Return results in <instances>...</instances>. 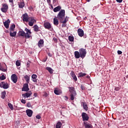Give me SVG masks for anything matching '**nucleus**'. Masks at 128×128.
I'll use <instances>...</instances> for the list:
<instances>
[{"mask_svg":"<svg viewBox=\"0 0 128 128\" xmlns=\"http://www.w3.org/2000/svg\"><path fill=\"white\" fill-rule=\"evenodd\" d=\"M54 26H58V20L56 18H54Z\"/></svg>","mask_w":128,"mask_h":128,"instance_id":"nucleus-29","label":"nucleus"},{"mask_svg":"<svg viewBox=\"0 0 128 128\" xmlns=\"http://www.w3.org/2000/svg\"><path fill=\"white\" fill-rule=\"evenodd\" d=\"M49 6H50L52 8H54V6H52V4H50Z\"/></svg>","mask_w":128,"mask_h":128,"instance_id":"nucleus-58","label":"nucleus"},{"mask_svg":"<svg viewBox=\"0 0 128 128\" xmlns=\"http://www.w3.org/2000/svg\"><path fill=\"white\" fill-rule=\"evenodd\" d=\"M86 78H90V76L88 75V76H86Z\"/></svg>","mask_w":128,"mask_h":128,"instance_id":"nucleus-59","label":"nucleus"},{"mask_svg":"<svg viewBox=\"0 0 128 128\" xmlns=\"http://www.w3.org/2000/svg\"><path fill=\"white\" fill-rule=\"evenodd\" d=\"M22 16L23 22H28V20L30 18V17H28V15L26 13L23 14Z\"/></svg>","mask_w":128,"mask_h":128,"instance_id":"nucleus-7","label":"nucleus"},{"mask_svg":"<svg viewBox=\"0 0 128 128\" xmlns=\"http://www.w3.org/2000/svg\"><path fill=\"white\" fill-rule=\"evenodd\" d=\"M24 30L26 32V33H25V38H32V35H30L32 34V32H30V30L28 28H26Z\"/></svg>","mask_w":128,"mask_h":128,"instance_id":"nucleus-4","label":"nucleus"},{"mask_svg":"<svg viewBox=\"0 0 128 128\" xmlns=\"http://www.w3.org/2000/svg\"><path fill=\"white\" fill-rule=\"evenodd\" d=\"M14 28H16V24H13L10 26V32H14Z\"/></svg>","mask_w":128,"mask_h":128,"instance_id":"nucleus-25","label":"nucleus"},{"mask_svg":"<svg viewBox=\"0 0 128 128\" xmlns=\"http://www.w3.org/2000/svg\"><path fill=\"white\" fill-rule=\"evenodd\" d=\"M44 28H46V30H51L52 28V25L50 24L48 22H44Z\"/></svg>","mask_w":128,"mask_h":128,"instance_id":"nucleus-9","label":"nucleus"},{"mask_svg":"<svg viewBox=\"0 0 128 128\" xmlns=\"http://www.w3.org/2000/svg\"><path fill=\"white\" fill-rule=\"evenodd\" d=\"M18 36H25L26 37V32L22 30L18 32Z\"/></svg>","mask_w":128,"mask_h":128,"instance_id":"nucleus-19","label":"nucleus"},{"mask_svg":"<svg viewBox=\"0 0 128 128\" xmlns=\"http://www.w3.org/2000/svg\"><path fill=\"white\" fill-rule=\"evenodd\" d=\"M32 82H38V80H36V79H33L32 80Z\"/></svg>","mask_w":128,"mask_h":128,"instance_id":"nucleus-53","label":"nucleus"},{"mask_svg":"<svg viewBox=\"0 0 128 128\" xmlns=\"http://www.w3.org/2000/svg\"><path fill=\"white\" fill-rule=\"evenodd\" d=\"M68 20L66 19V18H65L64 20H60V24H62V22H64V24H66V22H68Z\"/></svg>","mask_w":128,"mask_h":128,"instance_id":"nucleus-40","label":"nucleus"},{"mask_svg":"<svg viewBox=\"0 0 128 128\" xmlns=\"http://www.w3.org/2000/svg\"><path fill=\"white\" fill-rule=\"evenodd\" d=\"M48 56H52V54H50V52H48Z\"/></svg>","mask_w":128,"mask_h":128,"instance_id":"nucleus-55","label":"nucleus"},{"mask_svg":"<svg viewBox=\"0 0 128 128\" xmlns=\"http://www.w3.org/2000/svg\"><path fill=\"white\" fill-rule=\"evenodd\" d=\"M46 70H48L50 74H54V70H52L50 67H46Z\"/></svg>","mask_w":128,"mask_h":128,"instance_id":"nucleus-24","label":"nucleus"},{"mask_svg":"<svg viewBox=\"0 0 128 128\" xmlns=\"http://www.w3.org/2000/svg\"><path fill=\"white\" fill-rule=\"evenodd\" d=\"M24 78H25L27 84L30 83V76H28L26 75L25 76H24Z\"/></svg>","mask_w":128,"mask_h":128,"instance_id":"nucleus-27","label":"nucleus"},{"mask_svg":"<svg viewBox=\"0 0 128 128\" xmlns=\"http://www.w3.org/2000/svg\"><path fill=\"white\" fill-rule=\"evenodd\" d=\"M70 76L72 78V80H75V82H76L78 80V78H76V74H74V72L71 71Z\"/></svg>","mask_w":128,"mask_h":128,"instance_id":"nucleus-16","label":"nucleus"},{"mask_svg":"<svg viewBox=\"0 0 128 128\" xmlns=\"http://www.w3.org/2000/svg\"><path fill=\"white\" fill-rule=\"evenodd\" d=\"M2 8H3L5 10H8V6L6 4H4L2 5Z\"/></svg>","mask_w":128,"mask_h":128,"instance_id":"nucleus-34","label":"nucleus"},{"mask_svg":"<svg viewBox=\"0 0 128 128\" xmlns=\"http://www.w3.org/2000/svg\"><path fill=\"white\" fill-rule=\"evenodd\" d=\"M87 18H86V17H84V20H86Z\"/></svg>","mask_w":128,"mask_h":128,"instance_id":"nucleus-62","label":"nucleus"},{"mask_svg":"<svg viewBox=\"0 0 128 128\" xmlns=\"http://www.w3.org/2000/svg\"><path fill=\"white\" fill-rule=\"evenodd\" d=\"M62 10V6H58L54 9V12H60V10Z\"/></svg>","mask_w":128,"mask_h":128,"instance_id":"nucleus-23","label":"nucleus"},{"mask_svg":"<svg viewBox=\"0 0 128 128\" xmlns=\"http://www.w3.org/2000/svg\"><path fill=\"white\" fill-rule=\"evenodd\" d=\"M8 106L10 108V110H14V106H12V104L10 103L8 104Z\"/></svg>","mask_w":128,"mask_h":128,"instance_id":"nucleus-35","label":"nucleus"},{"mask_svg":"<svg viewBox=\"0 0 128 128\" xmlns=\"http://www.w3.org/2000/svg\"><path fill=\"white\" fill-rule=\"evenodd\" d=\"M47 2L49 5L52 4L50 3V0H47Z\"/></svg>","mask_w":128,"mask_h":128,"instance_id":"nucleus-54","label":"nucleus"},{"mask_svg":"<svg viewBox=\"0 0 128 128\" xmlns=\"http://www.w3.org/2000/svg\"><path fill=\"white\" fill-rule=\"evenodd\" d=\"M54 2H56V0H54Z\"/></svg>","mask_w":128,"mask_h":128,"instance_id":"nucleus-63","label":"nucleus"},{"mask_svg":"<svg viewBox=\"0 0 128 128\" xmlns=\"http://www.w3.org/2000/svg\"><path fill=\"white\" fill-rule=\"evenodd\" d=\"M83 126H84L85 128H92V125L87 122H84Z\"/></svg>","mask_w":128,"mask_h":128,"instance_id":"nucleus-11","label":"nucleus"},{"mask_svg":"<svg viewBox=\"0 0 128 128\" xmlns=\"http://www.w3.org/2000/svg\"><path fill=\"white\" fill-rule=\"evenodd\" d=\"M0 80H6V76L2 74V76H0Z\"/></svg>","mask_w":128,"mask_h":128,"instance_id":"nucleus-39","label":"nucleus"},{"mask_svg":"<svg viewBox=\"0 0 128 128\" xmlns=\"http://www.w3.org/2000/svg\"><path fill=\"white\" fill-rule=\"evenodd\" d=\"M26 106H28V108H30V106H32V104H30V102H28L26 104Z\"/></svg>","mask_w":128,"mask_h":128,"instance_id":"nucleus-45","label":"nucleus"},{"mask_svg":"<svg viewBox=\"0 0 128 128\" xmlns=\"http://www.w3.org/2000/svg\"><path fill=\"white\" fill-rule=\"evenodd\" d=\"M22 96L24 98H30L32 96V92L30 91L28 92L22 94Z\"/></svg>","mask_w":128,"mask_h":128,"instance_id":"nucleus-20","label":"nucleus"},{"mask_svg":"<svg viewBox=\"0 0 128 128\" xmlns=\"http://www.w3.org/2000/svg\"><path fill=\"white\" fill-rule=\"evenodd\" d=\"M27 116L30 118L32 116V110H26Z\"/></svg>","mask_w":128,"mask_h":128,"instance_id":"nucleus-21","label":"nucleus"},{"mask_svg":"<svg viewBox=\"0 0 128 128\" xmlns=\"http://www.w3.org/2000/svg\"><path fill=\"white\" fill-rule=\"evenodd\" d=\"M1 10L2 12H8V10L6 9H4V8H1Z\"/></svg>","mask_w":128,"mask_h":128,"instance_id":"nucleus-42","label":"nucleus"},{"mask_svg":"<svg viewBox=\"0 0 128 128\" xmlns=\"http://www.w3.org/2000/svg\"><path fill=\"white\" fill-rule=\"evenodd\" d=\"M33 28H34V30L36 32H38V30H38V25H34Z\"/></svg>","mask_w":128,"mask_h":128,"instance_id":"nucleus-31","label":"nucleus"},{"mask_svg":"<svg viewBox=\"0 0 128 128\" xmlns=\"http://www.w3.org/2000/svg\"><path fill=\"white\" fill-rule=\"evenodd\" d=\"M64 98H66V100H68V96H65Z\"/></svg>","mask_w":128,"mask_h":128,"instance_id":"nucleus-60","label":"nucleus"},{"mask_svg":"<svg viewBox=\"0 0 128 128\" xmlns=\"http://www.w3.org/2000/svg\"><path fill=\"white\" fill-rule=\"evenodd\" d=\"M117 2H119V4H120V2H122V0H116Z\"/></svg>","mask_w":128,"mask_h":128,"instance_id":"nucleus-51","label":"nucleus"},{"mask_svg":"<svg viewBox=\"0 0 128 128\" xmlns=\"http://www.w3.org/2000/svg\"><path fill=\"white\" fill-rule=\"evenodd\" d=\"M21 102H22V104H26V100L24 99L22 100Z\"/></svg>","mask_w":128,"mask_h":128,"instance_id":"nucleus-50","label":"nucleus"},{"mask_svg":"<svg viewBox=\"0 0 128 128\" xmlns=\"http://www.w3.org/2000/svg\"><path fill=\"white\" fill-rule=\"evenodd\" d=\"M78 33L79 36H80L81 38H82V36H84V30H82V28H78Z\"/></svg>","mask_w":128,"mask_h":128,"instance_id":"nucleus-14","label":"nucleus"},{"mask_svg":"<svg viewBox=\"0 0 128 128\" xmlns=\"http://www.w3.org/2000/svg\"><path fill=\"white\" fill-rule=\"evenodd\" d=\"M62 28H66V23H64V22H62Z\"/></svg>","mask_w":128,"mask_h":128,"instance_id":"nucleus-43","label":"nucleus"},{"mask_svg":"<svg viewBox=\"0 0 128 128\" xmlns=\"http://www.w3.org/2000/svg\"><path fill=\"white\" fill-rule=\"evenodd\" d=\"M79 52L81 56V58H84L86 56V50L84 48H81L79 50Z\"/></svg>","mask_w":128,"mask_h":128,"instance_id":"nucleus-3","label":"nucleus"},{"mask_svg":"<svg viewBox=\"0 0 128 128\" xmlns=\"http://www.w3.org/2000/svg\"><path fill=\"white\" fill-rule=\"evenodd\" d=\"M16 64L17 66H20V62L18 60H16Z\"/></svg>","mask_w":128,"mask_h":128,"instance_id":"nucleus-37","label":"nucleus"},{"mask_svg":"<svg viewBox=\"0 0 128 128\" xmlns=\"http://www.w3.org/2000/svg\"><path fill=\"white\" fill-rule=\"evenodd\" d=\"M118 54H122V52L120 50H118Z\"/></svg>","mask_w":128,"mask_h":128,"instance_id":"nucleus-48","label":"nucleus"},{"mask_svg":"<svg viewBox=\"0 0 128 128\" xmlns=\"http://www.w3.org/2000/svg\"><path fill=\"white\" fill-rule=\"evenodd\" d=\"M10 36L14 37L16 36V32H10Z\"/></svg>","mask_w":128,"mask_h":128,"instance_id":"nucleus-30","label":"nucleus"},{"mask_svg":"<svg viewBox=\"0 0 128 128\" xmlns=\"http://www.w3.org/2000/svg\"><path fill=\"white\" fill-rule=\"evenodd\" d=\"M38 76H36V74H33L32 76V80H36Z\"/></svg>","mask_w":128,"mask_h":128,"instance_id":"nucleus-38","label":"nucleus"},{"mask_svg":"<svg viewBox=\"0 0 128 128\" xmlns=\"http://www.w3.org/2000/svg\"><path fill=\"white\" fill-rule=\"evenodd\" d=\"M78 76L79 78H84V76H86V74L81 72L78 73Z\"/></svg>","mask_w":128,"mask_h":128,"instance_id":"nucleus-26","label":"nucleus"},{"mask_svg":"<svg viewBox=\"0 0 128 128\" xmlns=\"http://www.w3.org/2000/svg\"><path fill=\"white\" fill-rule=\"evenodd\" d=\"M6 91L2 92L1 98L3 100H4V98H6Z\"/></svg>","mask_w":128,"mask_h":128,"instance_id":"nucleus-32","label":"nucleus"},{"mask_svg":"<svg viewBox=\"0 0 128 128\" xmlns=\"http://www.w3.org/2000/svg\"><path fill=\"white\" fill-rule=\"evenodd\" d=\"M44 62H46V60H45Z\"/></svg>","mask_w":128,"mask_h":128,"instance_id":"nucleus-64","label":"nucleus"},{"mask_svg":"<svg viewBox=\"0 0 128 128\" xmlns=\"http://www.w3.org/2000/svg\"><path fill=\"white\" fill-rule=\"evenodd\" d=\"M83 108L85 110H88V104L86 102H83Z\"/></svg>","mask_w":128,"mask_h":128,"instance_id":"nucleus-28","label":"nucleus"},{"mask_svg":"<svg viewBox=\"0 0 128 128\" xmlns=\"http://www.w3.org/2000/svg\"><path fill=\"white\" fill-rule=\"evenodd\" d=\"M10 2H11V4H14V0H9Z\"/></svg>","mask_w":128,"mask_h":128,"instance_id":"nucleus-57","label":"nucleus"},{"mask_svg":"<svg viewBox=\"0 0 128 128\" xmlns=\"http://www.w3.org/2000/svg\"><path fill=\"white\" fill-rule=\"evenodd\" d=\"M68 40L70 42H74V38L72 36H69Z\"/></svg>","mask_w":128,"mask_h":128,"instance_id":"nucleus-36","label":"nucleus"},{"mask_svg":"<svg viewBox=\"0 0 128 128\" xmlns=\"http://www.w3.org/2000/svg\"><path fill=\"white\" fill-rule=\"evenodd\" d=\"M10 21L9 19L4 22V24L6 28H10Z\"/></svg>","mask_w":128,"mask_h":128,"instance_id":"nucleus-13","label":"nucleus"},{"mask_svg":"<svg viewBox=\"0 0 128 128\" xmlns=\"http://www.w3.org/2000/svg\"><path fill=\"white\" fill-rule=\"evenodd\" d=\"M86 2H90V0H86Z\"/></svg>","mask_w":128,"mask_h":128,"instance_id":"nucleus-61","label":"nucleus"},{"mask_svg":"<svg viewBox=\"0 0 128 128\" xmlns=\"http://www.w3.org/2000/svg\"><path fill=\"white\" fill-rule=\"evenodd\" d=\"M62 122H57L56 124V128H62Z\"/></svg>","mask_w":128,"mask_h":128,"instance_id":"nucleus-33","label":"nucleus"},{"mask_svg":"<svg viewBox=\"0 0 128 128\" xmlns=\"http://www.w3.org/2000/svg\"><path fill=\"white\" fill-rule=\"evenodd\" d=\"M120 88H121L120 86L115 87L114 90H116V92H118V90H120Z\"/></svg>","mask_w":128,"mask_h":128,"instance_id":"nucleus-41","label":"nucleus"},{"mask_svg":"<svg viewBox=\"0 0 128 128\" xmlns=\"http://www.w3.org/2000/svg\"><path fill=\"white\" fill-rule=\"evenodd\" d=\"M82 116L83 122L88 121L90 118L86 112H82Z\"/></svg>","mask_w":128,"mask_h":128,"instance_id":"nucleus-8","label":"nucleus"},{"mask_svg":"<svg viewBox=\"0 0 128 128\" xmlns=\"http://www.w3.org/2000/svg\"><path fill=\"white\" fill-rule=\"evenodd\" d=\"M29 20L30 21H29L28 24L30 26H34V24L36 22V20L34 19V17H30Z\"/></svg>","mask_w":128,"mask_h":128,"instance_id":"nucleus-6","label":"nucleus"},{"mask_svg":"<svg viewBox=\"0 0 128 128\" xmlns=\"http://www.w3.org/2000/svg\"><path fill=\"white\" fill-rule=\"evenodd\" d=\"M41 118H42V117L40 115H37L36 116V118H38V120H40Z\"/></svg>","mask_w":128,"mask_h":128,"instance_id":"nucleus-47","label":"nucleus"},{"mask_svg":"<svg viewBox=\"0 0 128 128\" xmlns=\"http://www.w3.org/2000/svg\"><path fill=\"white\" fill-rule=\"evenodd\" d=\"M54 93L55 94H56V96H58L62 94V90L58 88H55Z\"/></svg>","mask_w":128,"mask_h":128,"instance_id":"nucleus-17","label":"nucleus"},{"mask_svg":"<svg viewBox=\"0 0 128 128\" xmlns=\"http://www.w3.org/2000/svg\"><path fill=\"white\" fill-rule=\"evenodd\" d=\"M30 62H28L26 63V66H27V68H30Z\"/></svg>","mask_w":128,"mask_h":128,"instance_id":"nucleus-52","label":"nucleus"},{"mask_svg":"<svg viewBox=\"0 0 128 128\" xmlns=\"http://www.w3.org/2000/svg\"><path fill=\"white\" fill-rule=\"evenodd\" d=\"M11 80L14 84H16L18 82V76H16V74H12L11 76Z\"/></svg>","mask_w":128,"mask_h":128,"instance_id":"nucleus-10","label":"nucleus"},{"mask_svg":"<svg viewBox=\"0 0 128 128\" xmlns=\"http://www.w3.org/2000/svg\"><path fill=\"white\" fill-rule=\"evenodd\" d=\"M28 83L25 84L22 88V92H28L30 90V88H28Z\"/></svg>","mask_w":128,"mask_h":128,"instance_id":"nucleus-12","label":"nucleus"},{"mask_svg":"<svg viewBox=\"0 0 128 128\" xmlns=\"http://www.w3.org/2000/svg\"><path fill=\"white\" fill-rule=\"evenodd\" d=\"M6 66V68H4V67H2V66H1L0 69L1 70H6H6H8V68H6V65L5 64Z\"/></svg>","mask_w":128,"mask_h":128,"instance_id":"nucleus-44","label":"nucleus"},{"mask_svg":"<svg viewBox=\"0 0 128 128\" xmlns=\"http://www.w3.org/2000/svg\"><path fill=\"white\" fill-rule=\"evenodd\" d=\"M2 68V64L0 63V70L2 72H6V70H2L0 68Z\"/></svg>","mask_w":128,"mask_h":128,"instance_id":"nucleus-46","label":"nucleus"},{"mask_svg":"<svg viewBox=\"0 0 128 128\" xmlns=\"http://www.w3.org/2000/svg\"><path fill=\"white\" fill-rule=\"evenodd\" d=\"M34 96H35V98L38 96V93H34Z\"/></svg>","mask_w":128,"mask_h":128,"instance_id":"nucleus-56","label":"nucleus"},{"mask_svg":"<svg viewBox=\"0 0 128 128\" xmlns=\"http://www.w3.org/2000/svg\"><path fill=\"white\" fill-rule=\"evenodd\" d=\"M18 4L20 8H22L24 6V0H21Z\"/></svg>","mask_w":128,"mask_h":128,"instance_id":"nucleus-22","label":"nucleus"},{"mask_svg":"<svg viewBox=\"0 0 128 128\" xmlns=\"http://www.w3.org/2000/svg\"><path fill=\"white\" fill-rule=\"evenodd\" d=\"M44 40H40L38 42V48H42V46H44Z\"/></svg>","mask_w":128,"mask_h":128,"instance_id":"nucleus-18","label":"nucleus"},{"mask_svg":"<svg viewBox=\"0 0 128 128\" xmlns=\"http://www.w3.org/2000/svg\"><path fill=\"white\" fill-rule=\"evenodd\" d=\"M64 16H66V10H61L57 15V18L60 20H64Z\"/></svg>","mask_w":128,"mask_h":128,"instance_id":"nucleus-1","label":"nucleus"},{"mask_svg":"<svg viewBox=\"0 0 128 128\" xmlns=\"http://www.w3.org/2000/svg\"><path fill=\"white\" fill-rule=\"evenodd\" d=\"M69 88V92L70 94V100H74V96H76V92L74 90V87H68Z\"/></svg>","mask_w":128,"mask_h":128,"instance_id":"nucleus-2","label":"nucleus"},{"mask_svg":"<svg viewBox=\"0 0 128 128\" xmlns=\"http://www.w3.org/2000/svg\"><path fill=\"white\" fill-rule=\"evenodd\" d=\"M0 87L4 90L8 88L9 86L8 82H2L0 83Z\"/></svg>","mask_w":128,"mask_h":128,"instance_id":"nucleus-5","label":"nucleus"},{"mask_svg":"<svg viewBox=\"0 0 128 128\" xmlns=\"http://www.w3.org/2000/svg\"><path fill=\"white\" fill-rule=\"evenodd\" d=\"M74 56L75 58H82L80 51L79 52L75 51L74 52Z\"/></svg>","mask_w":128,"mask_h":128,"instance_id":"nucleus-15","label":"nucleus"},{"mask_svg":"<svg viewBox=\"0 0 128 128\" xmlns=\"http://www.w3.org/2000/svg\"><path fill=\"white\" fill-rule=\"evenodd\" d=\"M80 88L82 90H84V86L82 85H81Z\"/></svg>","mask_w":128,"mask_h":128,"instance_id":"nucleus-49","label":"nucleus"}]
</instances>
